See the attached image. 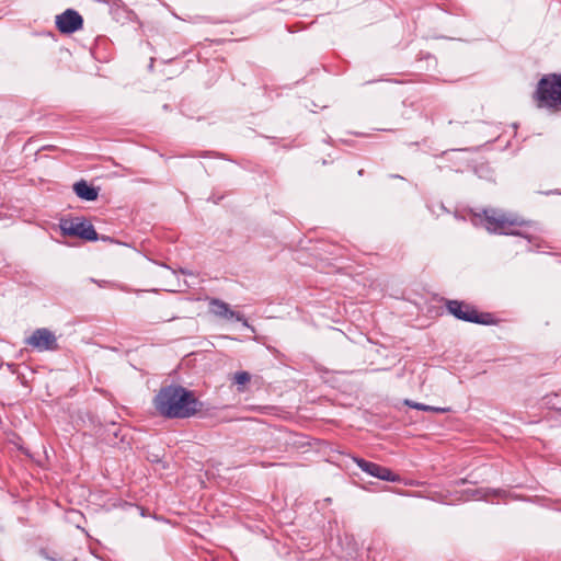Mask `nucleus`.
Returning <instances> with one entry per match:
<instances>
[{
	"label": "nucleus",
	"mask_w": 561,
	"mask_h": 561,
	"mask_svg": "<svg viewBox=\"0 0 561 561\" xmlns=\"http://www.w3.org/2000/svg\"><path fill=\"white\" fill-rule=\"evenodd\" d=\"M112 427L113 428H112L111 433L113 434V436L118 437V435L121 433V428L118 426H116L115 424H113Z\"/></svg>",
	"instance_id": "17"
},
{
	"label": "nucleus",
	"mask_w": 561,
	"mask_h": 561,
	"mask_svg": "<svg viewBox=\"0 0 561 561\" xmlns=\"http://www.w3.org/2000/svg\"><path fill=\"white\" fill-rule=\"evenodd\" d=\"M480 225L483 226L490 233L497 234L503 228L506 215L496 209H483L481 214L476 215Z\"/></svg>",
	"instance_id": "9"
},
{
	"label": "nucleus",
	"mask_w": 561,
	"mask_h": 561,
	"mask_svg": "<svg viewBox=\"0 0 561 561\" xmlns=\"http://www.w3.org/2000/svg\"><path fill=\"white\" fill-rule=\"evenodd\" d=\"M468 493L476 500H488L490 497V488H478Z\"/></svg>",
	"instance_id": "15"
},
{
	"label": "nucleus",
	"mask_w": 561,
	"mask_h": 561,
	"mask_svg": "<svg viewBox=\"0 0 561 561\" xmlns=\"http://www.w3.org/2000/svg\"><path fill=\"white\" fill-rule=\"evenodd\" d=\"M152 404L157 413L168 420L190 419L201 412L203 407L194 391L176 383L161 387Z\"/></svg>",
	"instance_id": "1"
},
{
	"label": "nucleus",
	"mask_w": 561,
	"mask_h": 561,
	"mask_svg": "<svg viewBox=\"0 0 561 561\" xmlns=\"http://www.w3.org/2000/svg\"><path fill=\"white\" fill-rule=\"evenodd\" d=\"M533 101L538 108L561 110V73L543 75L533 92Z\"/></svg>",
	"instance_id": "2"
},
{
	"label": "nucleus",
	"mask_w": 561,
	"mask_h": 561,
	"mask_svg": "<svg viewBox=\"0 0 561 561\" xmlns=\"http://www.w3.org/2000/svg\"><path fill=\"white\" fill-rule=\"evenodd\" d=\"M110 14L115 22L122 25L136 19L135 12L128 9L127 5L121 0H115L110 4Z\"/></svg>",
	"instance_id": "11"
},
{
	"label": "nucleus",
	"mask_w": 561,
	"mask_h": 561,
	"mask_svg": "<svg viewBox=\"0 0 561 561\" xmlns=\"http://www.w3.org/2000/svg\"><path fill=\"white\" fill-rule=\"evenodd\" d=\"M232 380L238 386L239 391H244V386L251 380V374L245 370L237 371Z\"/></svg>",
	"instance_id": "14"
},
{
	"label": "nucleus",
	"mask_w": 561,
	"mask_h": 561,
	"mask_svg": "<svg viewBox=\"0 0 561 561\" xmlns=\"http://www.w3.org/2000/svg\"><path fill=\"white\" fill-rule=\"evenodd\" d=\"M391 178H394V179H403L402 176L398 175V174H393L391 175Z\"/></svg>",
	"instance_id": "20"
},
{
	"label": "nucleus",
	"mask_w": 561,
	"mask_h": 561,
	"mask_svg": "<svg viewBox=\"0 0 561 561\" xmlns=\"http://www.w3.org/2000/svg\"><path fill=\"white\" fill-rule=\"evenodd\" d=\"M98 3H110V0H94Z\"/></svg>",
	"instance_id": "18"
},
{
	"label": "nucleus",
	"mask_w": 561,
	"mask_h": 561,
	"mask_svg": "<svg viewBox=\"0 0 561 561\" xmlns=\"http://www.w3.org/2000/svg\"><path fill=\"white\" fill-rule=\"evenodd\" d=\"M447 311L457 320L482 325L497 324V319L491 312H479L477 308L462 300L447 299L445 302Z\"/></svg>",
	"instance_id": "3"
},
{
	"label": "nucleus",
	"mask_w": 561,
	"mask_h": 561,
	"mask_svg": "<svg viewBox=\"0 0 561 561\" xmlns=\"http://www.w3.org/2000/svg\"><path fill=\"white\" fill-rule=\"evenodd\" d=\"M72 187L76 195L82 201L93 202L99 197L100 187L89 184L85 180L76 182Z\"/></svg>",
	"instance_id": "12"
},
{
	"label": "nucleus",
	"mask_w": 561,
	"mask_h": 561,
	"mask_svg": "<svg viewBox=\"0 0 561 561\" xmlns=\"http://www.w3.org/2000/svg\"><path fill=\"white\" fill-rule=\"evenodd\" d=\"M357 174H358L359 176L364 175V170H363V169H360V170L357 172Z\"/></svg>",
	"instance_id": "19"
},
{
	"label": "nucleus",
	"mask_w": 561,
	"mask_h": 561,
	"mask_svg": "<svg viewBox=\"0 0 561 561\" xmlns=\"http://www.w3.org/2000/svg\"><path fill=\"white\" fill-rule=\"evenodd\" d=\"M404 403L408 407L412 408V409L421 410V411H426V412L446 413V412L450 411L449 408H440V407L427 405V404H424V403L414 402L412 400H405Z\"/></svg>",
	"instance_id": "13"
},
{
	"label": "nucleus",
	"mask_w": 561,
	"mask_h": 561,
	"mask_svg": "<svg viewBox=\"0 0 561 561\" xmlns=\"http://www.w3.org/2000/svg\"><path fill=\"white\" fill-rule=\"evenodd\" d=\"M84 25L83 16L75 9H66L55 18V26L62 35H71L81 31Z\"/></svg>",
	"instance_id": "6"
},
{
	"label": "nucleus",
	"mask_w": 561,
	"mask_h": 561,
	"mask_svg": "<svg viewBox=\"0 0 561 561\" xmlns=\"http://www.w3.org/2000/svg\"><path fill=\"white\" fill-rule=\"evenodd\" d=\"M355 463L367 474L388 482H400L401 477L394 473L391 469L379 463L366 460L360 457H354Z\"/></svg>",
	"instance_id": "8"
},
{
	"label": "nucleus",
	"mask_w": 561,
	"mask_h": 561,
	"mask_svg": "<svg viewBox=\"0 0 561 561\" xmlns=\"http://www.w3.org/2000/svg\"><path fill=\"white\" fill-rule=\"evenodd\" d=\"M535 225L536 224L533 221L506 216L503 228H501L497 234L517 236L526 239L529 243H533L536 240L531 232Z\"/></svg>",
	"instance_id": "5"
},
{
	"label": "nucleus",
	"mask_w": 561,
	"mask_h": 561,
	"mask_svg": "<svg viewBox=\"0 0 561 561\" xmlns=\"http://www.w3.org/2000/svg\"><path fill=\"white\" fill-rule=\"evenodd\" d=\"M508 495V492L503 489H491L490 488V496L505 499Z\"/></svg>",
	"instance_id": "16"
},
{
	"label": "nucleus",
	"mask_w": 561,
	"mask_h": 561,
	"mask_svg": "<svg viewBox=\"0 0 561 561\" xmlns=\"http://www.w3.org/2000/svg\"><path fill=\"white\" fill-rule=\"evenodd\" d=\"M209 311L220 319L234 320L237 322H243L247 324V319L242 313L233 311L229 304L219 298H211L209 300Z\"/></svg>",
	"instance_id": "10"
},
{
	"label": "nucleus",
	"mask_w": 561,
	"mask_h": 561,
	"mask_svg": "<svg viewBox=\"0 0 561 561\" xmlns=\"http://www.w3.org/2000/svg\"><path fill=\"white\" fill-rule=\"evenodd\" d=\"M59 228L65 237H76L90 242L99 240V234L93 225L83 217L62 218L59 221Z\"/></svg>",
	"instance_id": "4"
},
{
	"label": "nucleus",
	"mask_w": 561,
	"mask_h": 561,
	"mask_svg": "<svg viewBox=\"0 0 561 561\" xmlns=\"http://www.w3.org/2000/svg\"><path fill=\"white\" fill-rule=\"evenodd\" d=\"M25 344L38 352L58 351L59 345L56 335L47 328L36 329L31 336L25 339Z\"/></svg>",
	"instance_id": "7"
}]
</instances>
